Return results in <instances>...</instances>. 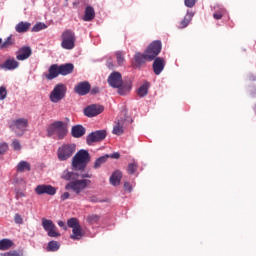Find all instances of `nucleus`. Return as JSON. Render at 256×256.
Returning a JSON list of instances; mask_svg holds the SVG:
<instances>
[{"label": "nucleus", "mask_w": 256, "mask_h": 256, "mask_svg": "<svg viewBox=\"0 0 256 256\" xmlns=\"http://www.w3.org/2000/svg\"><path fill=\"white\" fill-rule=\"evenodd\" d=\"M85 133H86V130H85V127H83V125H75L71 129V135L75 139H79V138L83 137V135H85Z\"/></svg>", "instance_id": "nucleus-20"}, {"label": "nucleus", "mask_w": 256, "mask_h": 256, "mask_svg": "<svg viewBox=\"0 0 256 256\" xmlns=\"http://www.w3.org/2000/svg\"><path fill=\"white\" fill-rule=\"evenodd\" d=\"M224 15H225V9L220 8L218 11H216L213 14V17L214 19L219 20V19H222Z\"/></svg>", "instance_id": "nucleus-38"}, {"label": "nucleus", "mask_w": 256, "mask_h": 256, "mask_svg": "<svg viewBox=\"0 0 256 256\" xmlns=\"http://www.w3.org/2000/svg\"><path fill=\"white\" fill-rule=\"evenodd\" d=\"M109 157H111L112 159H119V157H121V155L119 153H114Z\"/></svg>", "instance_id": "nucleus-49"}, {"label": "nucleus", "mask_w": 256, "mask_h": 256, "mask_svg": "<svg viewBox=\"0 0 256 256\" xmlns=\"http://www.w3.org/2000/svg\"><path fill=\"white\" fill-rule=\"evenodd\" d=\"M104 108L101 105H90L87 106L84 109V115H86V117H97V115H101V113H103Z\"/></svg>", "instance_id": "nucleus-16"}, {"label": "nucleus", "mask_w": 256, "mask_h": 256, "mask_svg": "<svg viewBox=\"0 0 256 256\" xmlns=\"http://www.w3.org/2000/svg\"><path fill=\"white\" fill-rule=\"evenodd\" d=\"M193 12H188L184 19L181 21L180 25L182 29H185L189 23H191V19H193Z\"/></svg>", "instance_id": "nucleus-32"}, {"label": "nucleus", "mask_w": 256, "mask_h": 256, "mask_svg": "<svg viewBox=\"0 0 256 256\" xmlns=\"http://www.w3.org/2000/svg\"><path fill=\"white\" fill-rule=\"evenodd\" d=\"M4 99H7V88L5 86L0 87V101H4Z\"/></svg>", "instance_id": "nucleus-41"}, {"label": "nucleus", "mask_w": 256, "mask_h": 256, "mask_svg": "<svg viewBox=\"0 0 256 256\" xmlns=\"http://www.w3.org/2000/svg\"><path fill=\"white\" fill-rule=\"evenodd\" d=\"M89 185H91V180H87V179L73 180L68 184H66L65 189L66 191H73L74 193L79 195V193L85 191V189H87Z\"/></svg>", "instance_id": "nucleus-7"}, {"label": "nucleus", "mask_w": 256, "mask_h": 256, "mask_svg": "<svg viewBox=\"0 0 256 256\" xmlns=\"http://www.w3.org/2000/svg\"><path fill=\"white\" fill-rule=\"evenodd\" d=\"M77 145L74 143L63 144L57 150V158L60 161H69L75 155Z\"/></svg>", "instance_id": "nucleus-5"}, {"label": "nucleus", "mask_w": 256, "mask_h": 256, "mask_svg": "<svg viewBox=\"0 0 256 256\" xmlns=\"http://www.w3.org/2000/svg\"><path fill=\"white\" fill-rule=\"evenodd\" d=\"M33 55V50L29 46H22L16 52V59L17 61H27L29 57Z\"/></svg>", "instance_id": "nucleus-14"}, {"label": "nucleus", "mask_w": 256, "mask_h": 256, "mask_svg": "<svg viewBox=\"0 0 256 256\" xmlns=\"http://www.w3.org/2000/svg\"><path fill=\"white\" fill-rule=\"evenodd\" d=\"M29 29H31V23L23 21L19 22L15 27L17 33H27Z\"/></svg>", "instance_id": "nucleus-24"}, {"label": "nucleus", "mask_w": 256, "mask_h": 256, "mask_svg": "<svg viewBox=\"0 0 256 256\" xmlns=\"http://www.w3.org/2000/svg\"><path fill=\"white\" fill-rule=\"evenodd\" d=\"M12 45H15V40L9 36L1 45L0 49H9Z\"/></svg>", "instance_id": "nucleus-33"}, {"label": "nucleus", "mask_w": 256, "mask_h": 256, "mask_svg": "<svg viewBox=\"0 0 256 256\" xmlns=\"http://www.w3.org/2000/svg\"><path fill=\"white\" fill-rule=\"evenodd\" d=\"M61 47L62 49H66L67 51H71V49H75V32L72 30H65L61 35Z\"/></svg>", "instance_id": "nucleus-8"}, {"label": "nucleus", "mask_w": 256, "mask_h": 256, "mask_svg": "<svg viewBox=\"0 0 256 256\" xmlns=\"http://www.w3.org/2000/svg\"><path fill=\"white\" fill-rule=\"evenodd\" d=\"M65 95H67V86L65 84H57L51 91L49 99L51 103H59V101L65 99Z\"/></svg>", "instance_id": "nucleus-9"}, {"label": "nucleus", "mask_w": 256, "mask_h": 256, "mask_svg": "<svg viewBox=\"0 0 256 256\" xmlns=\"http://www.w3.org/2000/svg\"><path fill=\"white\" fill-rule=\"evenodd\" d=\"M163 69H165V59L158 57L154 60L153 70L155 75H161Z\"/></svg>", "instance_id": "nucleus-18"}, {"label": "nucleus", "mask_w": 256, "mask_h": 256, "mask_svg": "<svg viewBox=\"0 0 256 256\" xmlns=\"http://www.w3.org/2000/svg\"><path fill=\"white\" fill-rule=\"evenodd\" d=\"M107 137V131L98 130L90 133L86 138L87 145H91L92 143H99V141H103Z\"/></svg>", "instance_id": "nucleus-12"}, {"label": "nucleus", "mask_w": 256, "mask_h": 256, "mask_svg": "<svg viewBox=\"0 0 256 256\" xmlns=\"http://www.w3.org/2000/svg\"><path fill=\"white\" fill-rule=\"evenodd\" d=\"M12 148L14 151H21L22 149L21 142H19V140H13Z\"/></svg>", "instance_id": "nucleus-42"}, {"label": "nucleus", "mask_w": 256, "mask_h": 256, "mask_svg": "<svg viewBox=\"0 0 256 256\" xmlns=\"http://www.w3.org/2000/svg\"><path fill=\"white\" fill-rule=\"evenodd\" d=\"M100 219H101V216H99L97 214H89L86 217V221H87V223H89V225H95V224L99 223Z\"/></svg>", "instance_id": "nucleus-29"}, {"label": "nucleus", "mask_w": 256, "mask_h": 256, "mask_svg": "<svg viewBox=\"0 0 256 256\" xmlns=\"http://www.w3.org/2000/svg\"><path fill=\"white\" fill-rule=\"evenodd\" d=\"M14 221L17 225H23V218L19 214H15Z\"/></svg>", "instance_id": "nucleus-44"}, {"label": "nucleus", "mask_w": 256, "mask_h": 256, "mask_svg": "<svg viewBox=\"0 0 256 256\" xmlns=\"http://www.w3.org/2000/svg\"><path fill=\"white\" fill-rule=\"evenodd\" d=\"M108 83L110 87H113L114 89H118L119 95H127L129 91H131V84L127 86H123V79L121 77V73L119 72H113L108 77Z\"/></svg>", "instance_id": "nucleus-3"}, {"label": "nucleus", "mask_w": 256, "mask_h": 256, "mask_svg": "<svg viewBox=\"0 0 256 256\" xmlns=\"http://www.w3.org/2000/svg\"><path fill=\"white\" fill-rule=\"evenodd\" d=\"M68 227L72 229V235H70V239L74 241H79L83 237V229H81V224H79V219L70 218L67 221Z\"/></svg>", "instance_id": "nucleus-10"}, {"label": "nucleus", "mask_w": 256, "mask_h": 256, "mask_svg": "<svg viewBox=\"0 0 256 256\" xmlns=\"http://www.w3.org/2000/svg\"><path fill=\"white\" fill-rule=\"evenodd\" d=\"M75 93L77 95H87L89 91H91V84L89 82H80L78 85L75 86L74 88Z\"/></svg>", "instance_id": "nucleus-17"}, {"label": "nucleus", "mask_w": 256, "mask_h": 256, "mask_svg": "<svg viewBox=\"0 0 256 256\" xmlns=\"http://www.w3.org/2000/svg\"><path fill=\"white\" fill-rule=\"evenodd\" d=\"M116 59L118 65H123L125 63V54L121 51L116 52Z\"/></svg>", "instance_id": "nucleus-36"}, {"label": "nucleus", "mask_w": 256, "mask_h": 256, "mask_svg": "<svg viewBox=\"0 0 256 256\" xmlns=\"http://www.w3.org/2000/svg\"><path fill=\"white\" fill-rule=\"evenodd\" d=\"M195 3H197V0H184V5L190 9L195 7Z\"/></svg>", "instance_id": "nucleus-43"}, {"label": "nucleus", "mask_w": 256, "mask_h": 256, "mask_svg": "<svg viewBox=\"0 0 256 256\" xmlns=\"http://www.w3.org/2000/svg\"><path fill=\"white\" fill-rule=\"evenodd\" d=\"M1 256H23V252L12 250L6 253H1Z\"/></svg>", "instance_id": "nucleus-39"}, {"label": "nucleus", "mask_w": 256, "mask_h": 256, "mask_svg": "<svg viewBox=\"0 0 256 256\" xmlns=\"http://www.w3.org/2000/svg\"><path fill=\"white\" fill-rule=\"evenodd\" d=\"M124 189H125V191H133V187L131 186V184L129 182L124 183Z\"/></svg>", "instance_id": "nucleus-45"}, {"label": "nucleus", "mask_w": 256, "mask_h": 256, "mask_svg": "<svg viewBox=\"0 0 256 256\" xmlns=\"http://www.w3.org/2000/svg\"><path fill=\"white\" fill-rule=\"evenodd\" d=\"M123 125H125V120L123 119L115 122L112 133L114 135H123Z\"/></svg>", "instance_id": "nucleus-25"}, {"label": "nucleus", "mask_w": 256, "mask_h": 256, "mask_svg": "<svg viewBox=\"0 0 256 256\" xmlns=\"http://www.w3.org/2000/svg\"><path fill=\"white\" fill-rule=\"evenodd\" d=\"M137 93L139 97H145L149 93V82H145L140 86Z\"/></svg>", "instance_id": "nucleus-30"}, {"label": "nucleus", "mask_w": 256, "mask_h": 256, "mask_svg": "<svg viewBox=\"0 0 256 256\" xmlns=\"http://www.w3.org/2000/svg\"><path fill=\"white\" fill-rule=\"evenodd\" d=\"M0 69H3L4 71H15V69H19V61L14 57H9L4 63L0 64Z\"/></svg>", "instance_id": "nucleus-15"}, {"label": "nucleus", "mask_w": 256, "mask_h": 256, "mask_svg": "<svg viewBox=\"0 0 256 256\" xmlns=\"http://www.w3.org/2000/svg\"><path fill=\"white\" fill-rule=\"evenodd\" d=\"M9 149V145L6 142H0V155H4L7 153Z\"/></svg>", "instance_id": "nucleus-40"}, {"label": "nucleus", "mask_w": 256, "mask_h": 256, "mask_svg": "<svg viewBox=\"0 0 256 256\" xmlns=\"http://www.w3.org/2000/svg\"><path fill=\"white\" fill-rule=\"evenodd\" d=\"M3 43V39L0 38V44Z\"/></svg>", "instance_id": "nucleus-52"}, {"label": "nucleus", "mask_w": 256, "mask_h": 256, "mask_svg": "<svg viewBox=\"0 0 256 256\" xmlns=\"http://www.w3.org/2000/svg\"><path fill=\"white\" fill-rule=\"evenodd\" d=\"M93 19H95V9H93L91 6H87L85 9L83 21H93Z\"/></svg>", "instance_id": "nucleus-26"}, {"label": "nucleus", "mask_w": 256, "mask_h": 256, "mask_svg": "<svg viewBox=\"0 0 256 256\" xmlns=\"http://www.w3.org/2000/svg\"><path fill=\"white\" fill-rule=\"evenodd\" d=\"M44 75L46 79H48V81H52V79L59 77V75H61L59 72V66L57 64L51 65L48 70V74H44Z\"/></svg>", "instance_id": "nucleus-19"}, {"label": "nucleus", "mask_w": 256, "mask_h": 256, "mask_svg": "<svg viewBox=\"0 0 256 256\" xmlns=\"http://www.w3.org/2000/svg\"><path fill=\"white\" fill-rule=\"evenodd\" d=\"M69 197H70L69 192H65L61 195L60 199H61V201H67V199H69Z\"/></svg>", "instance_id": "nucleus-46"}, {"label": "nucleus", "mask_w": 256, "mask_h": 256, "mask_svg": "<svg viewBox=\"0 0 256 256\" xmlns=\"http://www.w3.org/2000/svg\"><path fill=\"white\" fill-rule=\"evenodd\" d=\"M97 93H99V87H94V88H92L91 94H92V95H97Z\"/></svg>", "instance_id": "nucleus-47"}, {"label": "nucleus", "mask_w": 256, "mask_h": 256, "mask_svg": "<svg viewBox=\"0 0 256 256\" xmlns=\"http://www.w3.org/2000/svg\"><path fill=\"white\" fill-rule=\"evenodd\" d=\"M59 247H61L59 242L50 241L47 246V251H52V252L59 251Z\"/></svg>", "instance_id": "nucleus-34"}, {"label": "nucleus", "mask_w": 256, "mask_h": 256, "mask_svg": "<svg viewBox=\"0 0 256 256\" xmlns=\"http://www.w3.org/2000/svg\"><path fill=\"white\" fill-rule=\"evenodd\" d=\"M20 197H25V193L21 192L20 194Z\"/></svg>", "instance_id": "nucleus-51"}, {"label": "nucleus", "mask_w": 256, "mask_h": 256, "mask_svg": "<svg viewBox=\"0 0 256 256\" xmlns=\"http://www.w3.org/2000/svg\"><path fill=\"white\" fill-rule=\"evenodd\" d=\"M91 161V155L89 151L85 149L79 150L72 158V167L75 171H83L89 165Z\"/></svg>", "instance_id": "nucleus-2"}, {"label": "nucleus", "mask_w": 256, "mask_h": 256, "mask_svg": "<svg viewBox=\"0 0 256 256\" xmlns=\"http://www.w3.org/2000/svg\"><path fill=\"white\" fill-rule=\"evenodd\" d=\"M48 137L56 135L58 139H65L68 133L67 124L62 121H56L47 128Z\"/></svg>", "instance_id": "nucleus-4"}, {"label": "nucleus", "mask_w": 256, "mask_h": 256, "mask_svg": "<svg viewBox=\"0 0 256 256\" xmlns=\"http://www.w3.org/2000/svg\"><path fill=\"white\" fill-rule=\"evenodd\" d=\"M61 179H64V181H73V179H77V173L64 170Z\"/></svg>", "instance_id": "nucleus-28"}, {"label": "nucleus", "mask_w": 256, "mask_h": 256, "mask_svg": "<svg viewBox=\"0 0 256 256\" xmlns=\"http://www.w3.org/2000/svg\"><path fill=\"white\" fill-rule=\"evenodd\" d=\"M17 171L19 173H25V171H31V164L27 161H20L17 165Z\"/></svg>", "instance_id": "nucleus-27"}, {"label": "nucleus", "mask_w": 256, "mask_h": 256, "mask_svg": "<svg viewBox=\"0 0 256 256\" xmlns=\"http://www.w3.org/2000/svg\"><path fill=\"white\" fill-rule=\"evenodd\" d=\"M161 53V41H153L143 54L137 52L134 56L136 67H141L147 61H153Z\"/></svg>", "instance_id": "nucleus-1"}, {"label": "nucleus", "mask_w": 256, "mask_h": 256, "mask_svg": "<svg viewBox=\"0 0 256 256\" xmlns=\"http://www.w3.org/2000/svg\"><path fill=\"white\" fill-rule=\"evenodd\" d=\"M137 169H138L137 162L130 163L128 165V173H129V175H135V172L137 171Z\"/></svg>", "instance_id": "nucleus-37"}, {"label": "nucleus", "mask_w": 256, "mask_h": 256, "mask_svg": "<svg viewBox=\"0 0 256 256\" xmlns=\"http://www.w3.org/2000/svg\"><path fill=\"white\" fill-rule=\"evenodd\" d=\"M12 247H15V243H13L11 239L4 238L0 240V251H9Z\"/></svg>", "instance_id": "nucleus-23"}, {"label": "nucleus", "mask_w": 256, "mask_h": 256, "mask_svg": "<svg viewBox=\"0 0 256 256\" xmlns=\"http://www.w3.org/2000/svg\"><path fill=\"white\" fill-rule=\"evenodd\" d=\"M9 127L11 131H13L15 135H17V137H21L29 127V120H27L26 118H18L12 120L9 124Z\"/></svg>", "instance_id": "nucleus-6"}, {"label": "nucleus", "mask_w": 256, "mask_h": 256, "mask_svg": "<svg viewBox=\"0 0 256 256\" xmlns=\"http://www.w3.org/2000/svg\"><path fill=\"white\" fill-rule=\"evenodd\" d=\"M93 177V175L91 174H82V179H91Z\"/></svg>", "instance_id": "nucleus-48"}, {"label": "nucleus", "mask_w": 256, "mask_h": 256, "mask_svg": "<svg viewBox=\"0 0 256 256\" xmlns=\"http://www.w3.org/2000/svg\"><path fill=\"white\" fill-rule=\"evenodd\" d=\"M43 29H47V26L45 25V23H37L36 25L33 26L32 28V32L33 33H38V31H43Z\"/></svg>", "instance_id": "nucleus-35"}, {"label": "nucleus", "mask_w": 256, "mask_h": 256, "mask_svg": "<svg viewBox=\"0 0 256 256\" xmlns=\"http://www.w3.org/2000/svg\"><path fill=\"white\" fill-rule=\"evenodd\" d=\"M60 75H70V73H73V69H75V66L71 63L62 64L58 66Z\"/></svg>", "instance_id": "nucleus-22"}, {"label": "nucleus", "mask_w": 256, "mask_h": 256, "mask_svg": "<svg viewBox=\"0 0 256 256\" xmlns=\"http://www.w3.org/2000/svg\"><path fill=\"white\" fill-rule=\"evenodd\" d=\"M36 195H55L57 193V188L46 185V184H40L35 188Z\"/></svg>", "instance_id": "nucleus-13"}, {"label": "nucleus", "mask_w": 256, "mask_h": 256, "mask_svg": "<svg viewBox=\"0 0 256 256\" xmlns=\"http://www.w3.org/2000/svg\"><path fill=\"white\" fill-rule=\"evenodd\" d=\"M42 227L47 232L48 237H61V233L57 231V226L52 220L42 218Z\"/></svg>", "instance_id": "nucleus-11"}, {"label": "nucleus", "mask_w": 256, "mask_h": 256, "mask_svg": "<svg viewBox=\"0 0 256 256\" xmlns=\"http://www.w3.org/2000/svg\"><path fill=\"white\" fill-rule=\"evenodd\" d=\"M107 159H109V155L107 154L96 159V161L94 162V169H99L101 165L107 163Z\"/></svg>", "instance_id": "nucleus-31"}, {"label": "nucleus", "mask_w": 256, "mask_h": 256, "mask_svg": "<svg viewBox=\"0 0 256 256\" xmlns=\"http://www.w3.org/2000/svg\"><path fill=\"white\" fill-rule=\"evenodd\" d=\"M122 178L123 173L120 170H116L110 177V183L113 185V187H117L118 185H121Z\"/></svg>", "instance_id": "nucleus-21"}, {"label": "nucleus", "mask_w": 256, "mask_h": 256, "mask_svg": "<svg viewBox=\"0 0 256 256\" xmlns=\"http://www.w3.org/2000/svg\"><path fill=\"white\" fill-rule=\"evenodd\" d=\"M58 225H59V227H63V228L65 229V231H66L67 226H65V222H63V221H58Z\"/></svg>", "instance_id": "nucleus-50"}]
</instances>
